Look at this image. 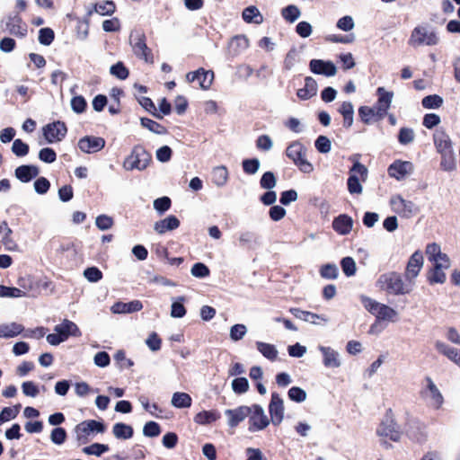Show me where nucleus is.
I'll list each match as a JSON object with an SVG mask.
<instances>
[{"label":"nucleus","mask_w":460,"mask_h":460,"mask_svg":"<svg viewBox=\"0 0 460 460\" xmlns=\"http://www.w3.org/2000/svg\"><path fill=\"white\" fill-rule=\"evenodd\" d=\"M420 396L423 402L433 411L442 409L445 403L444 395L429 376L425 377L423 380Z\"/></svg>","instance_id":"20e7f679"},{"label":"nucleus","mask_w":460,"mask_h":460,"mask_svg":"<svg viewBox=\"0 0 460 460\" xmlns=\"http://www.w3.org/2000/svg\"><path fill=\"white\" fill-rule=\"evenodd\" d=\"M414 166L411 162L397 160L388 167V174L401 181L413 172Z\"/></svg>","instance_id":"4be33fe9"},{"label":"nucleus","mask_w":460,"mask_h":460,"mask_svg":"<svg viewBox=\"0 0 460 460\" xmlns=\"http://www.w3.org/2000/svg\"><path fill=\"white\" fill-rule=\"evenodd\" d=\"M184 296H179L172 303L170 315L172 318H182L186 314V308L183 305Z\"/></svg>","instance_id":"49530a36"},{"label":"nucleus","mask_w":460,"mask_h":460,"mask_svg":"<svg viewBox=\"0 0 460 460\" xmlns=\"http://www.w3.org/2000/svg\"><path fill=\"white\" fill-rule=\"evenodd\" d=\"M353 226V220L347 215H341L332 222L333 229L340 234H348Z\"/></svg>","instance_id":"f704fd0d"},{"label":"nucleus","mask_w":460,"mask_h":460,"mask_svg":"<svg viewBox=\"0 0 460 460\" xmlns=\"http://www.w3.org/2000/svg\"><path fill=\"white\" fill-rule=\"evenodd\" d=\"M105 427L102 422L94 420H84L75 428L76 439L81 443H85L89 437L95 433H103Z\"/></svg>","instance_id":"1a4fd4ad"},{"label":"nucleus","mask_w":460,"mask_h":460,"mask_svg":"<svg viewBox=\"0 0 460 460\" xmlns=\"http://www.w3.org/2000/svg\"><path fill=\"white\" fill-rule=\"evenodd\" d=\"M376 287L380 290L394 296L409 294L413 289L412 285L406 280L404 281L402 276L395 271L380 275L376 280Z\"/></svg>","instance_id":"f257e3e1"},{"label":"nucleus","mask_w":460,"mask_h":460,"mask_svg":"<svg viewBox=\"0 0 460 460\" xmlns=\"http://www.w3.org/2000/svg\"><path fill=\"white\" fill-rule=\"evenodd\" d=\"M288 398L296 402H303L307 398L306 392L297 386L291 387L288 392Z\"/></svg>","instance_id":"4d7b16f0"},{"label":"nucleus","mask_w":460,"mask_h":460,"mask_svg":"<svg viewBox=\"0 0 460 460\" xmlns=\"http://www.w3.org/2000/svg\"><path fill=\"white\" fill-rule=\"evenodd\" d=\"M199 82V85L202 90H208L214 81V72L212 70H205L200 67L196 71L190 72L186 75V81L192 83L194 81Z\"/></svg>","instance_id":"f3484780"},{"label":"nucleus","mask_w":460,"mask_h":460,"mask_svg":"<svg viewBox=\"0 0 460 460\" xmlns=\"http://www.w3.org/2000/svg\"><path fill=\"white\" fill-rule=\"evenodd\" d=\"M247 333V327L244 324L237 323L230 328L229 336L234 341L242 340Z\"/></svg>","instance_id":"5fc2aeb1"},{"label":"nucleus","mask_w":460,"mask_h":460,"mask_svg":"<svg viewBox=\"0 0 460 460\" xmlns=\"http://www.w3.org/2000/svg\"><path fill=\"white\" fill-rule=\"evenodd\" d=\"M21 405L13 407H4L0 412V425L16 418L19 413Z\"/></svg>","instance_id":"603ef678"},{"label":"nucleus","mask_w":460,"mask_h":460,"mask_svg":"<svg viewBox=\"0 0 460 460\" xmlns=\"http://www.w3.org/2000/svg\"><path fill=\"white\" fill-rule=\"evenodd\" d=\"M447 270V269H445V268H438V266L437 267L433 266L432 270L429 271V276H428L429 281L431 284H434V283L443 284L447 279V276L445 273V270Z\"/></svg>","instance_id":"de8ad7c7"},{"label":"nucleus","mask_w":460,"mask_h":460,"mask_svg":"<svg viewBox=\"0 0 460 460\" xmlns=\"http://www.w3.org/2000/svg\"><path fill=\"white\" fill-rule=\"evenodd\" d=\"M318 84L317 82L311 76L305 79V86L296 92L297 97L302 101H306L317 94Z\"/></svg>","instance_id":"c85d7f7f"},{"label":"nucleus","mask_w":460,"mask_h":460,"mask_svg":"<svg viewBox=\"0 0 460 460\" xmlns=\"http://www.w3.org/2000/svg\"><path fill=\"white\" fill-rule=\"evenodd\" d=\"M406 434L410 439L417 443H424L428 438V432L423 424L411 420L406 425Z\"/></svg>","instance_id":"b1692460"},{"label":"nucleus","mask_w":460,"mask_h":460,"mask_svg":"<svg viewBox=\"0 0 460 460\" xmlns=\"http://www.w3.org/2000/svg\"><path fill=\"white\" fill-rule=\"evenodd\" d=\"M320 274L323 279H334L338 277L339 270L335 264H325L322 266Z\"/></svg>","instance_id":"13d9d810"},{"label":"nucleus","mask_w":460,"mask_h":460,"mask_svg":"<svg viewBox=\"0 0 460 460\" xmlns=\"http://www.w3.org/2000/svg\"><path fill=\"white\" fill-rule=\"evenodd\" d=\"M18 284L20 288L26 292V296H37V279L27 276L19 279Z\"/></svg>","instance_id":"37998d69"},{"label":"nucleus","mask_w":460,"mask_h":460,"mask_svg":"<svg viewBox=\"0 0 460 460\" xmlns=\"http://www.w3.org/2000/svg\"><path fill=\"white\" fill-rule=\"evenodd\" d=\"M66 131L65 123L61 121L49 123L42 128L43 136L49 144L61 141L65 137Z\"/></svg>","instance_id":"2eb2a0df"},{"label":"nucleus","mask_w":460,"mask_h":460,"mask_svg":"<svg viewBox=\"0 0 460 460\" xmlns=\"http://www.w3.org/2000/svg\"><path fill=\"white\" fill-rule=\"evenodd\" d=\"M112 433L119 439H128L133 436V429L125 423H116L112 428Z\"/></svg>","instance_id":"a18cd8bd"},{"label":"nucleus","mask_w":460,"mask_h":460,"mask_svg":"<svg viewBox=\"0 0 460 460\" xmlns=\"http://www.w3.org/2000/svg\"><path fill=\"white\" fill-rule=\"evenodd\" d=\"M26 292L20 288L5 287L0 285V297H25Z\"/></svg>","instance_id":"09e8293b"},{"label":"nucleus","mask_w":460,"mask_h":460,"mask_svg":"<svg viewBox=\"0 0 460 460\" xmlns=\"http://www.w3.org/2000/svg\"><path fill=\"white\" fill-rule=\"evenodd\" d=\"M423 263V255L420 251H416L409 259L404 276L406 281L411 283L413 288L415 286V279L419 276Z\"/></svg>","instance_id":"ddd939ff"},{"label":"nucleus","mask_w":460,"mask_h":460,"mask_svg":"<svg viewBox=\"0 0 460 460\" xmlns=\"http://www.w3.org/2000/svg\"><path fill=\"white\" fill-rule=\"evenodd\" d=\"M192 399L190 394L183 392H176L172 394L171 404L178 409L190 408L191 406Z\"/></svg>","instance_id":"c03bdc74"},{"label":"nucleus","mask_w":460,"mask_h":460,"mask_svg":"<svg viewBox=\"0 0 460 460\" xmlns=\"http://www.w3.org/2000/svg\"><path fill=\"white\" fill-rule=\"evenodd\" d=\"M421 103L426 109H438L443 104V99L437 94L429 95L422 99Z\"/></svg>","instance_id":"6e6d98bb"},{"label":"nucleus","mask_w":460,"mask_h":460,"mask_svg":"<svg viewBox=\"0 0 460 460\" xmlns=\"http://www.w3.org/2000/svg\"><path fill=\"white\" fill-rule=\"evenodd\" d=\"M309 69L313 74L326 77L334 76L337 73V67L333 62L323 59H312L309 62Z\"/></svg>","instance_id":"6ab92c4d"},{"label":"nucleus","mask_w":460,"mask_h":460,"mask_svg":"<svg viewBox=\"0 0 460 460\" xmlns=\"http://www.w3.org/2000/svg\"><path fill=\"white\" fill-rule=\"evenodd\" d=\"M54 332H58L66 341L69 336L79 337L81 331L78 326L72 321L65 319L63 322L55 326Z\"/></svg>","instance_id":"bb28decb"},{"label":"nucleus","mask_w":460,"mask_h":460,"mask_svg":"<svg viewBox=\"0 0 460 460\" xmlns=\"http://www.w3.org/2000/svg\"><path fill=\"white\" fill-rule=\"evenodd\" d=\"M242 17L247 23L261 24L264 21L263 15L254 5H250L243 9Z\"/></svg>","instance_id":"58836bf2"},{"label":"nucleus","mask_w":460,"mask_h":460,"mask_svg":"<svg viewBox=\"0 0 460 460\" xmlns=\"http://www.w3.org/2000/svg\"><path fill=\"white\" fill-rule=\"evenodd\" d=\"M425 252L429 261L431 262L433 266L449 269L450 260L446 253L442 252L441 247L438 243H432L428 244Z\"/></svg>","instance_id":"f8f14e48"},{"label":"nucleus","mask_w":460,"mask_h":460,"mask_svg":"<svg viewBox=\"0 0 460 460\" xmlns=\"http://www.w3.org/2000/svg\"><path fill=\"white\" fill-rule=\"evenodd\" d=\"M260 165V161L257 158L245 159L243 161V169L247 174H255L259 171Z\"/></svg>","instance_id":"e2e57ef3"},{"label":"nucleus","mask_w":460,"mask_h":460,"mask_svg":"<svg viewBox=\"0 0 460 460\" xmlns=\"http://www.w3.org/2000/svg\"><path fill=\"white\" fill-rule=\"evenodd\" d=\"M367 168L364 164L358 161L354 163L347 181L348 190L350 194H362V182L367 181Z\"/></svg>","instance_id":"0eeeda50"},{"label":"nucleus","mask_w":460,"mask_h":460,"mask_svg":"<svg viewBox=\"0 0 460 460\" xmlns=\"http://www.w3.org/2000/svg\"><path fill=\"white\" fill-rule=\"evenodd\" d=\"M220 418V414L216 410L201 411L194 416V422L199 425H209Z\"/></svg>","instance_id":"4c0bfd02"},{"label":"nucleus","mask_w":460,"mask_h":460,"mask_svg":"<svg viewBox=\"0 0 460 460\" xmlns=\"http://www.w3.org/2000/svg\"><path fill=\"white\" fill-rule=\"evenodd\" d=\"M229 179V172L225 165H218L212 169L211 180L212 183L217 187L222 188L226 186Z\"/></svg>","instance_id":"473e14b6"},{"label":"nucleus","mask_w":460,"mask_h":460,"mask_svg":"<svg viewBox=\"0 0 460 460\" xmlns=\"http://www.w3.org/2000/svg\"><path fill=\"white\" fill-rule=\"evenodd\" d=\"M300 15L301 12L296 5L291 4L282 10V16L290 22H294Z\"/></svg>","instance_id":"bf43d9fd"},{"label":"nucleus","mask_w":460,"mask_h":460,"mask_svg":"<svg viewBox=\"0 0 460 460\" xmlns=\"http://www.w3.org/2000/svg\"><path fill=\"white\" fill-rule=\"evenodd\" d=\"M435 347L438 352L447 357L460 367V350L452 348L442 341H436Z\"/></svg>","instance_id":"c9c22d12"},{"label":"nucleus","mask_w":460,"mask_h":460,"mask_svg":"<svg viewBox=\"0 0 460 460\" xmlns=\"http://www.w3.org/2000/svg\"><path fill=\"white\" fill-rule=\"evenodd\" d=\"M390 205L394 212L405 218L411 217L418 210L412 201L404 199L401 195L393 196Z\"/></svg>","instance_id":"9b49d317"},{"label":"nucleus","mask_w":460,"mask_h":460,"mask_svg":"<svg viewBox=\"0 0 460 460\" xmlns=\"http://www.w3.org/2000/svg\"><path fill=\"white\" fill-rule=\"evenodd\" d=\"M269 411L270 414L271 421L274 425H279L284 420V402L282 398L276 393L271 394Z\"/></svg>","instance_id":"412c9836"},{"label":"nucleus","mask_w":460,"mask_h":460,"mask_svg":"<svg viewBox=\"0 0 460 460\" xmlns=\"http://www.w3.org/2000/svg\"><path fill=\"white\" fill-rule=\"evenodd\" d=\"M433 141L436 151L438 154L454 150L449 135L442 128L437 129L433 134Z\"/></svg>","instance_id":"393cba45"},{"label":"nucleus","mask_w":460,"mask_h":460,"mask_svg":"<svg viewBox=\"0 0 460 460\" xmlns=\"http://www.w3.org/2000/svg\"><path fill=\"white\" fill-rule=\"evenodd\" d=\"M2 27L9 33L21 38L24 37L27 33V25L17 13L9 14L3 20Z\"/></svg>","instance_id":"4468645a"},{"label":"nucleus","mask_w":460,"mask_h":460,"mask_svg":"<svg viewBox=\"0 0 460 460\" xmlns=\"http://www.w3.org/2000/svg\"><path fill=\"white\" fill-rule=\"evenodd\" d=\"M359 300L364 308L373 314L377 321L395 323L399 319V313L393 307L382 304L366 295H360Z\"/></svg>","instance_id":"f03ea898"},{"label":"nucleus","mask_w":460,"mask_h":460,"mask_svg":"<svg viewBox=\"0 0 460 460\" xmlns=\"http://www.w3.org/2000/svg\"><path fill=\"white\" fill-rule=\"evenodd\" d=\"M441 156L440 168L445 172H453L456 169V156L455 151L439 154Z\"/></svg>","instance_id":"a19ab883"},{"label":"nucleus","mask_w":460,"mask_h":460,"mask_svg":"<svg viewBox=\"0 0 460 460\" xmlns=\"http://www.w3.org/2000/svg\"><path fill=\"white\" fill-rule=\"evenodd\" d=\"M378 100L376 104V113L378 119H383L387 114L393 102L394 93L393 92L386 91L384 87H378L376 90Z\"/></svg>","instance_id":"aec40b11"},{"label":"nucleus","mask_w":460,"mask_h":460,"mask_svg":"<svg viewBox=\"0 0 460 460\" xmlns=\"http://www.w3.org/2000/svg\"><path fill=\"white\" fill-rule=\"evenodd\" d=\"M376 435L379 437L383 446L390 448L392 447L390 441L399 442L402 437V432L394 416L391 413H387L377 427Z\"/></svg>","instance_id":"7ed1b4c3"},{"label":"nucleus","mask_w":460,"mask_h":460,"mask_svg":"<svg viewBox=\"0 0 460 460\" xmlns=\"http://www.w3.org/2000/svg\"><path fill=\"white\" fill-rule=\"evenodd\" d=\"M155 211L162 215L171 208V199L168 197L158 198L153 202Z\"/></svg>","instance_id":"052dcab7"},{"label":"nucleus","mask_w":460,"mask_h":460,"mask_svg":"<svg viewBox=\"0 0 460 460\" xmlns=\"http://www.w3.org/2000/svg\"><path fill=\"white\" fill-rule=\"evenodd\" d=\"M143 308V304L139 300H132L128 303L117 302L111 307V311L113 314H130L138 312Z\"/></svg>","instance_id":"c756f323"},{"label":"nucleus","mask_w":460,"mask_h":460,"mask_svg":"<svg viewBox=\"0 0 460 460\" xmlns=\"http://www.w3.org/2000/svg\"><path fill=\"white\" fill-rule=\"evenodd\" d=\"M40 169L35 165H21L15 169V177L22 182H29L38 176Z\"/></svg>","instance_id":"2f4dec72"},{"label":"nucleus","mask_w":460,"mask_h":460,"mask_svg":"<svg viewBox=\"0 0 460 460\" xmlns=\"http://www.w3.org/2000/svg\"><path fill=\"white\" fill-rule=\"evenodd\" d=\"M318 350L321 352L323 365L326 368H339L342 366V358L341 353L330 346L319 345Z\"/></svg>","instance_id":"dca6fc26"},{"label":"nucleus","mask_w":460,"mask_h":460,"mask_svg":"<svg viewBox=\"0 0 460 460\" xmlns=\"http://www.w3.org/2000/svg\"><path fill=\"white\" fill-rule=\"evenodd\" d=\"M238 240L242 246L252 248L256 243V235L252 232L246 231L241 233Z\"/></svg>","instance_id":"774afa93"},{"label":"nucleus","mask_w":460,"mask_h":460,"mask_svg":"<svg viewBox=\"0 0 460 460\" xmlns=\"http://www.w3.org/2000/svg\"><path fill=\"white\" fill-rule=\"evenodd\" d=\"M151 161V155L144 148L136 146L130 155L123 162V167L127 171L145 170Z\"/></svg>","instance_id":"6e6552de"},{"label":"nucleus","mask_w":460,"mask_h":460,"mask_svg":"<svg viewBox=\"0 0 460 460\" xmlns=\"http://www.w3.org/2000/svg\"><path fill=\"white\" fill-rule=\"evenodd\" d=\"M24 328L17 323H0V338H13L23 332Z\"/></svg>","instance_id":"e433bc0d"},{"label":"nucleus","mask_w":460,"mask_h":460,"mask_svg":"<svg viewBox=\"0 0 460 460\" xmlns=\"http://www.w3.org/2000/svg\"><path fill=\"white\" fill-rule=\"evenodd\" d=\"M250 413V407L245 405L226 410L225 415L227 419V425L231 428L236 427L239 423L243 421Z\"/></svg>","instance_id":"5701e85b"},{"label":"nucleus","mask_w":460,"mask_h":460,"mask_svg":"<svg viewBox=\"0 0 460 460\" xmlns=\"http://www.w3.org/2000/svg\"><path fill=\"white\" fill-rule=\"evenodd\" d=\"M78 148L84 154H93L105 146V140L101 137L85 136L78 140Z\"/></svg>","instance_id":"a211bd4d"},{"label":"nucleus","mask_w":460,"mask_h":460,"mask_svg":"<svg viewBox=\"0 0 460 460\" xmlns=\"http://www.w3.org/2000/svg\"><path fill=\"white\" fill-rule=\"evenodd\" d=\"M232 388L235 394H244L249 389V382L245 377H238L232 381Z\"/></svg>","instance_id":"0e129e2a"},{"label":"nucleus","mask_w":460,"mask_h":460,"mask_svg":"<svg viewBox=\"0 0 460 460\" xmlns=\"http://www.w3.org/2000/svg\"><path fill=\"white\" fill-rule=\"evenodd\" d=\"M37 296H39L42 291L47 293H53L54 285L53 282L46 277L40 278L37 279Z\"/></svg>","instance_id":"680f3d73"},{"label":"nucleus","mask_w":460,"mask_h":460,"mask_svg":"<svg viewBox=\"0 0 460 460\" xmlns=\"http://www.w3.org/2000/svg\"><path fill=\"white\" fill-rule=\"evenodd\" d=\"M132 47L135 54L137 57L144 58L146 62H153L150 50L148 49L143 36L137 35L133 38Z\"/></svg>","instance_id":"7c9ffc66"},{"label":"nucleus","mask_w":460,"mask_h":460,"mask_svg":"<svg viewBox=\"0 0 460 460\" xmlns=\"http://www.w3.org/2000/svg\"><path fill=\"white\" fill-rule=\"evenodd\" d=\"M341 266L343 273L347 277H352L356 274L357 265L353 258L345 257L341 261Z\"/></svg>","instance_id":"864d4df0"},{"label":"nucleus","mask_w":460,"mask_h":460,"mask_svg":"<svg viewBox=\"0 0 460 460\" xmlns=\"http://www.w3.org/2000/svg\"><path fill=\"white\" fill-rule=\"evenodd\" d=\"M358 115L365 124H370L374 118H378L376 107L361 106L358 109Z\"/></svg>","instance_id":"3c124183"},{"label":"nucleus","mask_w":460,"mask_h":460,"mask_svg":"<svg viewBox=\"0 0 460 460\" xmlns=\"http://www.w3.org/2000/svg\"><path fill=\"white\" fill-rule=\"evenodd\" d=\"M82 451L85 455L101 456L102 454L109 451V447L105 444L93 443L90 446L84 447Z\"/></svg>","instance_id":"8fccbe9b"},{"label":"nucleus","mask_w":460,"mask_h":460,"mask_svg":"<svg viewBox=\"0 0 460 460\" xmlns=\"http://www.w3.org/2000/svg\"><path fill=\"white\" fill-rule=\"evenodd\" d=\"M249 430L256 432L264 429L270 424V420L265 414L263 408L258 404L250 407Z\"/></svg>","instance_id":"9d476101"},{"label":"nucleus","mask_w":460,"mask_h":460,"mask_svg":"<svg viewBox=\"0 0 460 460\" xmlns=\"http://www.w3.org/2000/svg\"><path fill=\"white\" fill-rule=\"evenodd\" d=\"M439 36L438 32L428 26H416L411 32L408 44L414 48L422 46H436L439 43Z\"/></svg>","instance_id":"39448f33"},{"label":"nucleus","mask_w":460,"mask_h":460,"mask_svg":"<svg viewBox=\"0 0 460 460\" xmlns=\"http://www.w3.org/2000/svg\"><path fill=\"white\" fill-rule=\"evenodd\" d=\"M180 226V220L175 216H168L154 224V230L158 234H164L168 231L175 230Z\"/></svg>","instance_id":"cd10ccee"},{"label":"nucleus","mask_w":460,"mask_h":460,"mask_svg":"<svg viewBox=\"0 0 460 460\" xmlns=\"http://www.w3.org/2000/svg\"><path fill=\"white\" fill-rule=\"evenodd\" d=\"M306 152V147L302 143L294 141L287 147L286 155L302 172L311 173L314 166L307 160Z\"/></svg>","instance_id":"423d86ee"},{"label":"nucleus","mask_w":460,"mask_h":460,"mask_svg":"<svg viewBox=\"0 0 460 460\" xmlns=\"http://www.w3.org/2000/svg\"><path fill=\"white\" fill-rule=\"evenodd\" d=\"M258 351L267 359L275 361L278 358L279 351L277 348L270 343L257 341L255 343Z\"/></svg>","instance_id":"ea45409f"},{"label":"nucleus","mask_w":460,"mask_h":460,"mask_svg":"<svg viewBox=\"0 0 460 460\" xmlns=\"http://www.w3.org/2000/svg\"><path fill=\"white\" fill-rule=\"evenodd\" d=\"M250 46L248 38L245 35L233 37L227 45L228 54L236 57L244 52Z\"/></svg>","instance_id":"a878e982"},{"label":"nucleus","mask_w":460,"mask_h":460,"mask_svg":"<svg viewBox=\"0 0 460 460\" xmlns=\"http://www.w3.org/2000/svg\"><path fill=\"white\" fill-rule=\"evenodd\" d=\"M339 112L343 117V126L345 128H350L354 121V107L349 102H343L340 108Z\"/></svg>","instance_id":"79ce46f5"},{"label":"nucleus","mask_w":460,"mask_h":460,"mask_svg":"<svg viewBox=\"0 0 460 460\" xmlns=\"http://www.w3.org/2000/svg\"><path fill=\"white\" fill-rule=\"evenodd\" d=\"M190 273L195 278L202 279L208 277L210 270L204 263L197 262L191 267Z\"/></svg>","instance_id":"69168bd1"},{"label":"nucleus","mask_w":460,"mask_h":460,"mask_svg":"<svg viewBox=\"0 0 460 460\" xmlns=\"http://www.w3.org/2000/svg\"><path fill=\"white\" fill-rule=\"evenodd\" d=\"M414 131L409 128H402L399 132L398 140L402 145H408L414 140Z\"/></svg>","instance_id":"338daca9"},{"label":"nucleus","mask_w":460,"mask_h":460,"mask_svg":"<svg viewBox=\"0 0 460 460\" xmlns=\"http://www.w3.org/2000/svg\"><path fill=\"white\" fill-rule=\"evenodd\" d=\"M116 10V5L112 1L106 0L101 3H97L93 4L91 8L88 9L87 14L91 16L93 13H96L100 15H111L114 13Z\"/></svg>","instance_id":"72a5a7b5"}]
</instances>
